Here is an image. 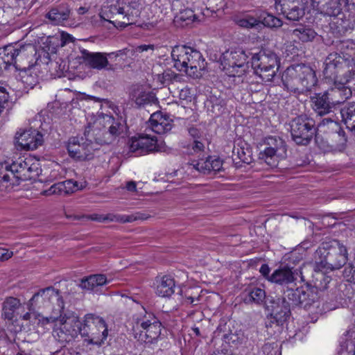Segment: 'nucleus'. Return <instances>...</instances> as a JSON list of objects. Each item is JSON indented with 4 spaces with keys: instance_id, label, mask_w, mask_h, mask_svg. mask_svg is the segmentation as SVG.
I'll return each mask as SVG.
<instances>
[{
    "instance_id": "24",
    "label": "nucleus",
    "mask_w": 355,
    "mask_h": 355,
    "mask_svg": "<svg viewBox=\"0 0 355 355\" xmlns=\"http://www.w3.org/2000/svg\"><path fill=\"white\" fill-rule=\"evenodd\" d=\"M306 3L275 2L277 12L282 14L287 19L299 21L305 14L304 5Z\"/></svg>"
},
{
    "instance_id": "15",
    "label": "nucleus",
    "mask_w": 355,
    "mask_h": 355,
    "mask_svg": "<svg viewBox=\"0 0 355 355\" xmlns=\"http://www.w3.org/2000/svg\"><path fill=\"white\" fill-rule=\"evenodd\" d=\"M59 322L61 327L57 334L60 341L69 342L79 334L82 336L83 324L73 312L64 311Z\"/></svg>"
},
{
    "instance_id": "60",
    "label": "nucleus",
    "mask_w": 355,
    "mask_h": 355,
    "mask_svg": "<svg viewBox=\"0 0 355 355\" xmlns=\"http://www.w3.org/2000/svg\"><path fill=\"white\" fill-rule=\"evenodd\" d=\"M58 195L67 196V189L64 181L56 183Z\"/></svg>"
},
{
    "instance_id": "8",
    "label": "nucleus",
    "mask_w": 355,
    "mask_h": 355,
    "mask_svg": "<svg viewBox=\"0 0 355 355\" xmlns=\"http://www.w3.org/2000/svg\"><path fill=\"white\" fill-rule=\"evenodd\" d=\"M252 53L242 48L230 49L223 53L221 64L230 76L241 77L248 68V59Z\"/></svg>"
},
{
    "instance_id": "13",
    "label": "nucleus",
    "mask_w": 355,
    "mask_h": 355,
    "mask_svg": "<svg viewBox=\"0 0 355 355\" xmlns=\"http://www.w3.org/2000/svg\"><path fill=\"white\" fill-rule=\"evenodd\" d=\"M136 326L141 329L135 334V338L141 343H155L161 334L162 324L153 314L148 313L137 319Z\"/></svg>"
},
{
    "instance_id": "38",
    "label": "nucleus",
    "mask_w": 355,
    "mask_h": 355,
    "mask_svg": "<svg viewBox=\"0 0 355 355\" xmlns=\"http://www.w3.org/2000/svg\"><path fill=\"white\" fill-rule=\"evenodd\" d=\"M266 298V292L264 290L254 287L251 288L243 297V302L245 304L255 303L257 304H262Z\"/></svg>"
},
{
    "instance_id": "18",
    "label": "nucleus",
    "mask_w": 355,
    "mask_h": 355,
    "mask_svg": "<svg viewBox=\"0 0 355 355\" xmlns=\"http://www.w3.org/2000/svg\"><path fill=\"white\" fill-rule=\"evenodd\" d=\"M290 317V312L288 306L283 310L280 306L274 304L272 309V313L267 316L265 322V326L269 334H275L281 333L283 325Z\"/></svg>"
},
{
    "instance_id": "53",
    "label": "nucleus",
    "mask_w": 355,
    "mask_h": 355,
    "mask_svg": "<svg viewBox=\"0 0 355 355\" xmlns=\"http://www.w3.org/2000/svg\"><path fill=\"white\" fill-rule=\"evenodd\" d=\"M192 149L195 153H202L205 150V145L200 140H194L192 145Z\"/></svg>"
},
{
    "instance_id": "42",
    "label": "nucleus",
    "mask_w": 355,
    "mask_h": 355,
    "mask_svg": "<svg viewBox=\"0 0 355 355\" xmlns=\"http://www.w3.org/2000/svg\"><path fill=\"white\" fill-rule=\"evenodd\" d=\"M181 76L174 71L167 69L158 76V80L163 85H169L174 82L180 81Z\"/></svg>"
},
{
    "instance_id": "3",
    "label": "nucleus",
    "mask_w": 355,
    "mask_h": 355,
    "mask_svg": "<svg viewBox=\"0 0 355 355\" xmlns=\"http://www.w3.org/2000/svg\"><path fill=\"white\" fill-rule=\"evenodd\" d=\"M123 128L121 119L105 114L92 125L89 123L85 128L84 136L86 141L91 144H109L123 132Z\"/></svg>"
},
{
    "instance_id": "6",
    "label": "nucleus",
    "mask_w": 355,
    "mask_h": 355,
    "mask_svg": "<svg viewBox=\"0 0 355 355\" xmlns=\"http://www.w3.org/2000/svg\"><path fill=\"white\" fill-rule=\"evenodd\" d=\"M318 295L313 292L312 288L306 287H299L295 289L287 288L284 292L282 298H278L274 304H277L284 310L288 306L291 313V308L299 306L306 310H309L311 306L318 308L320 302L318 301Z\"/></svg>"
},
{
    "instance_id": "7",
    "label": "nucleus",
    "mask_w": 355,
    "mask_h": 355,
    "mask_svg": "<svg viewBox=\"0 0 355 355\" xmlns=\"http://www.w3.org/2000/svg\"><path fill=\"white\" fill-rule=\"evenodd\" d=\"M280 65V59L270 49H262L258 53H252L251 66L254 73L263 82H270L277 74Z\"/></svg>"
},
{
    "instance_id": "58",
    "label": "nucleus",
    "mask_w": 355,
    "mask_h": 355,
    "mask_svg": "<svg viewBox=\"0 0 355 355\" xmlns=\"http://www.w3.org/2000/svg\"><path fill=\"white\" fill-rule=\"evenodd\" d=\"M343 1L347 11L352 12L355 15V0H343Z\"/></svg>"
},
{
    "instance_id": "5",
    "label": "nucleus",
    "mask_w": 355,
    "mask_h": 355,
    "mask_svg": "<svg viewBox=\"0 0 355 355\" xmlns=\"http://www.w3.org/2000/svg\"><path fill=\"white\" fill-rule=\"evenodd\" d=\"M315 254L318 256L315 262V268L326 272L340 269L348 260L347 248L339 241H334L331 245L322 243Z\"/></svg>"
},
{
    "instance_id": "17",
    "label": "nucleus",
    "mask_w": 355,
    "mask_h": 355,
    "mask_svg": "<svg viewBox=\"0 0 355 355\" xmlns=\"http://www.w3.org/2000/svg\"><path fill=\"white\" fill-rule=\"evenodd\" d=\"M72 15V10L67 3L62 2L51 6L45 13L44 19L47 24L64 26Z\"/></svg>"
},
{
    "instance_id": "57",
    "label": "nucleus",
    "mask_w": 355,
    "mask_h": 355,
    "mask_svg": "<svg viewBox=\"0 0 355 355\" xmlns=\"http://www.w3.org/2000/svg\"><path fill=\"white\" fill-rule=\"evenodd\" d=\"M189 135L194 139V140H199L201 139L202 135L200 133V130H198L196 127H191L188 130Z\"/></svg>"
},
{
    "instance_id": "20",
    "label": "nucleus",
    "mask_w": 355,
    "mask_h": 355,
    "mask_svg": "<svg viewBox=\"0 0 355 355\" xmlns=\"http://www.w3.org/2000/svg\"><path fill=\"white\" fill-rule=\"evenodd\" d=\"M107 53H92L86 49L80 50L79 59L82 63L90 68L97 70L106 69L107 70L114 71L112 64H110L107 60Z\"/></svg>"
},
{
    "instance_id": "30",
    "label": "nucleus",
    "mask_w": 355,
    "mask_h": 355,
    "mask_svg": "<svg viewBox=\"0 0 355 355\" xmlns=\"http://www.w3.org/2000/svg\"><path fill=\"white\" fill-rule=\"evenodd\" d=\"M191 47L187 46H175L171 51V57L174 67L180 71H187V60Z\"/></svg>"
},
{
    "instance_id": "12",
    "label": "nucleus",
    "mask_w": 355,
    "mask_h": 355,
    "mask_svg": "<svg viewBox=\"0 0 355 355\" xmlns=\"http://www.w3.org/2000/svg\"><path fill=\"white\" fill-rule=\"evenodd\" d=\"M127 144L130 153L137 151L146 153H171V149L164 141L159 142L155 136H150L147 134H138L130 138Z\"/></svg>"
},
{
    "instance_id": "32",
    "label": "nucleus",
    "mask_w": 355,
    "mask_h": 355,
    "mask_svg": "<svg viewBox=\"0 0 355 355\" xmlns=\"http://www.w3.org/2000/svg\"><path fill=\"white\" fill-rule=\"evenodd\" d=\"M156 294L162 297H168L174 293L175 280L170 275H164L156 279Z\"/></svg>"
},
{
    "instance_id": "11",
    "label": "nucleus",
    "mask_w": 355,
    "mask_h": 355,
    "mask_svg": "<svg viewBox=\"0 0 355 355\" xmlns=\"http://www.w3.org/2000/svg\"><path fill=\"white\" fill-rule=\"evenodd\" d=\"M56 303V310L64 311V303L59 290L49 286L39 290L29 300L27 306L29 311L35 309H48L51 304Z\"/></svg>"
},
{
    "instance_id": "61",
    "label": "nucleus",
    "mask_w": 355,
    "mask_h": 355,
    "mask_svg": "<svg viewBox=\"0 0 355 355\" xmlns=\"http://www.w3.org/2000/svg\"><path fill=\"white\" fill-rule=\"evenodd\" d=\"M232 158L233 164H234L236 168H242L244 166L243 162L242 157H231Z\"/></svg>"
},
{
    "instance_id": "54",
    "label": "nucleus",
    "mask_w": 355,
    "mask_h": 355,
    "mask_svg": "<svg viewBox=\"0 0 355 355\" xmlns=\"http://www.w3.org/2000/svg\"><path fill=\"white\" fill-rule=\"evenodd\" d=\"M13 255V252L7 249L0 248V261L8 260Z\"/></svg>"
},
{
    "instance_id": "59",
    "label": "nucleus",
    "mask_w": 355,
    "mask_h": 355,
    "mask_svg": "<svg viewBox=\"0 0 355 355\" xmlns=\"http://www.w3.org/2000/svg\"><path fill=\"white\" fill-rule=\"evenodd\" d=\"M41 193L43 196H51V195H53V194H58L56 183L53 184L49 189L43 191Z\"/></svg>"
},
{
    "instance_id": "47",
    "label": "nucleus",
    "mask_w": 355,
    "mask_h": 355,
    "mask_svg": "<svg viewBox=\"0 0 355 355\" xmlns=\"http://www.w3.org/2000/svg\"><path fill=\"white\" fill-rule=\"evenodd\" d=\"M325 125L329 126L331 129H335L336 131L338 130V133L340 136L345 135L344 130L340 128L338 123L332 119L331 117L323 119L318 125V126L320 128Z\"/></svg>"
},
{
    "instance_id": "23",
    "label": "nucleus",
    "mask_w": 355,
    "mask_h": 355,
    "mask_svg": "<svg viewBox=\"0 0 355 355\" xmlns=\"http://www.w3.org/2000/svg\"><path fill=\"white\" fill-rule=\"evenodd\" d=\"M330 92H331V89L315 93L311 96V107L318 115L324 116L332 112L334 103L329 97Z\"/></svg>"
},
{
    "instance_id": "21",
    "label": "nucleus",
    "mask_w": 355,
    "mask_h": 355,
    "mask_svg": "<svg viewBox=\"0 0 355 355\" xmlns=\"http://www.w3.org/2000/svg\"><path fill=\"white\" fill-rule=\"evenodd\" d=\"M260 155H283L286 153L285 141L278 136H268L258 144Z\"/></svg>"
},
{
    "instance_id": "16",
    "label": "nucleus",
    "mask_w": 355,
    "mask_h": 355,
    "mask_svg": "<svg viewBox=\"0 0 355 355\" xmlns=\"http://www.w3.org/2000/svg\"><path fill=\"white\" fill-rule=\"evenodd\" d=\"M15 148L18 150H34L44 143L43 135L35 129H20L15 134Z\"/></svg>"
},
{
    "instance_id": "28",
    "label": "nucleus",
    "mask_w": 355,
    "mask_h": 355,
    "mask_svg": "<svg viewBox=\"0 0 355 355\" xmlns=\"http://www.w3.org/2000/svg\"><path fill=\"white\" fill-rule=\"evenodd\" d=\"M149 126L153 132L161 135L169 132L173 126V123L168 116L166 114L164 115L162 112H159L151 114L149 119Z\"/></svg>"
},
{
    "instance_id": "43",
    "label": "nucleus",
    "mask_w": 355,
    "mask_h": 355,
    "mask_svg": "<svg viewBox=\"0 0 355 355\" xmlns=\"http://www.w3.org/2000/svg\"><path fill=\"white\" fill-rule=\"evenodd\" d=\"M261 22L265 26L277 28L282 25V20L271 14L266 13L261 15Z\"/></svg>"
},
{
    "instance_id": "19",
    "label": "nucleus",
    "mask_w": 355,
    "mask_h": 355,
    "mask_svg": "<svg viewBox=\"0 0 355 355\" xmlns=\"http://www.w3.org/2000/svg\"><path fill=\"white\" fill-rule=\"evenodd\" d=\"M214 338H220L233 347H238L245 340L244 333L241 330H235L233 332L230 325L224 321L220 322L214 332Z\"/></svg>"
},
{
    "instance_id": "4",
    "label": "nucleus",
    "mask_w": 355,
    "mask_h": 355,
    "mask_svg": "<svg viewBox=\"0 0 355 355\" xmlns=\"http://www.w3.org/2000/svg\"><path fill=\"white\" fill-rule=\"evenodd\" d=\"M284 88L295 93L309 91L317 83L314 70L305 64H297L288 67L282 76Z\"/></svg>"
},
{
    "instance_id": "10",
    "label": "nucleus",
    "mask_w": 355,
    "mask_h": 355,
    "mask_svg": "<svg viewBox=\"0 0 355 355\" xmlns=\"http://www.w3.org/2000/svg\"><path fill=\"white\" fill-rule=\"evenodd\" d=\"M108 330L105 321L98 315L88 313L85 315L82 337L92 345L101 346L107 338Z\"/></svg>"
},
{
    "instance_id": "2",
    "label": "nucleus",
    "mask_w": 355,
    "mask_h": 355,
    "mask_svg": "<svg viewBox=\"0 0 355 355\" xmlns=\"http://www.w3.org/2000/svg\"><path fill=\"white\" fill-rule=\"evenodd\" d=\"M19 157L17 160L0 162V191H10L21 181L31 180L37 176L40 172L37 157Z\"/></svg>"
},
{
    "instance_id": "52",
    "label": "nucleus",
    "mask_w": 355,
    "mask_h": 355,
    "mask_svg": "<svg viewBox=\"0 0 355 355\" xmlns=\"http://www.w3.org/2000/svg\"><path fill=\"white\" fill-rule=\"evenodd\" d=\"M210 169L211 171H219L222 168V161L220 159V157H217V158L212 159H211V164Z\"/></svg>"
},
{
    "instance_id": "62",
    "label": "nucleus",
    "mask_w": 355,
    "mask_h": 355,
    "mask_svg": "<svg viewBox=\"0 0 355 355\" xmlns=\"http://www.w3.org/2000/svg\"><path fill=\"white\" fill-rule=\"evenodd\" d=\"M274 157H259L261 161H264L269 166H276L275 160L273 159Z\"/></svg>"
},
{
    "instance_id": "29",
    "label": "nucleus",
    "mask_w": 355,
    "mask_h": 355,
    "mask_svg": "<svg viewBox=\"0 0 355 355\" xmlns=\"http://www.w3.org/2000/svg\"><path fill=\"white\" fill-rule=\"evenodd\" d=\"M315 272L313 275L312 283H307L306 286L308 288H312L313 292L318 295V291H324L331 286H336V283L333 282L332 278L330 276L327 275L322 270H319L314 266Z\"/></svg>"
},
{
    "instance_id": "37",
    "label": "nucleus",
    "mask_w": 355,
    "mask_h": 355,
    "mask_svg": "<svg viewBox=\"0 0 355 355\" xmlns=\"http://www.w3.org/2000/svg\"><path fill=\"white\" fill-rule=\"evenodd\" d=\"M20 304L19 299L13 297H7L3 303L2 317L5 320L12 321L15 317V312Z\"/></svg>"
},
{
    "instance_id": "25",
    "label": "nucleus",
    "mask_w": 355,
    "mask_h": 355,
    "mask_svg": "<svg viewBox=\"0 0 355 355\" xmlns=\"http://www.w3.org/2000/svg\"><path fill=\"white\" fill-rule=\"evenodd\" d=\"M187 74L193 78L201 77L206 69L207 62L199 51L191 48L189 50Z\"/></svg>"
},
{
    "instance_id": "26",
    "label": "nucleus",
    "mask_w": 355,
    "mask_h": 355,
    "mask_svg": "<svg viewBox=\"0 0 355 355\" xmlns=\"http://www.w3.org/2000/svg\"><path fill=\"white\" fill-rule=\"evenodd\" d=\"M21 60L15 65L17 71H19V76L21 81L27 87L33 88L38 83L39 76L37 72L39 71L37 65L33 62H29L27 65L21 63Z\"/></svg>"
},
{
    "instance_id": "55",
    "label": "nucleus",
    "mask_w": 355,
    "mask_h": 355,
    "mask_svg": "<svg viewBox=\"0 0 355 355\" xmlns=\"http://www.w3.org/2000/svg\"><path fill=\"white\" fill-rule=\"evenodd\" d=\"M36 317H37V313H36L35 311H31L23 315L22 319L24 320H29L33 323L35 324L37 321Z\"/></svg>"
},
{
    "instance_id": "44",
    "label": "nucleus",
    "mask_w": 355,
    "mask_h": 355,
    "mask_svg": "<svg viewBox=\"0 0 355 355\" xmlns=\"http://www.w3.org/2000/svg\"><path fill=\"white\" fill-rule=\"evenodd\" d=\"M67 150L69 155H76L81 153V150L84 149L83 145L79 142L78 137H71L69 139L67 144Z\"/></svg>"
},
{
    "instance_id": "14",
    "label": "nucleus",
    "mask_w": 355,
    "mask_h": 355,
    "mask_svg": "<svg viewBox=\"0 0 355 355\" xmlns=\"http://www.w3.org/2000/svg\"><path fill=\"white\" fill-rule=\"evenodd\" d=\"M35 51L31 45L8 44L0 48V75L11 66L15 68L17 62L23 60L28 53Z\"/></svg>"
},
{
    "instance_id": "64",
    "label": "nucleus",
    "mask_w": 355,
    "mask_h": 355,
    "mask_svg": "<svg viewBox=\"0 0 355 355\" xmlns=\"http://www.w3.org/2000/svg\"><path fill=\"white\" fill-rule=\"evenodd\" d=\"M126 189L129 191H136L137 190V184L134 181L128 182L126 184Z\"/></svg>"
},
{
    "instance_id": "22",
    "label": "nucleus",
    "mask_w": 355,
    "mask_h": 355,
    "mask_svg": "<svg viewBox=\"0 0 355 355\" xmlns=\"http://www.w3.org/2000/svg\"><path fill=\"white\" fill-rule=\"evenodd\" d=\"M129 98L137 108L152 105L157 101L155 94L143 85H133L130 88Z\"/></svg>"
},
{
    "instance_id": "46",
    "label": "nucleus",
    "mask_w": 355,
    "mask_h": 355,
    "mask_svg": "<svg viewBox=\"0 0 355 355\" xmlns=\"http://www.w3.org/2000/svg\"><path fill=\"white\" fill-rule=\"evenodd\" d=\"M234 21L238 26L246 28H252L256 27L260 24V21L257 20L253 17H248L246 18H236Z\"/></svg>"
},
{
    "instance_id": "31",
    "label": "nucleus",
    "mask_w": 355,
    "mask_h": 355,
    "mask_svg": "<svg viewBox=\"0 0 355 355\" xmlns=\"http://www.w3.org/2000/svg\"><path fill=\"white\" fill-rule=\"evenodd\" d=\"M295 274L288 266L280 267L275 270L270 277V282L276 284L286 286L296 280Z\"/></svg>"
},
{
    "instance_id": "63",
    "label": "nucleus",
    "mask_w": 355,
    "mask_h": 355,
    "mask_svg": "<svg viewBox=\"0 0 355 355\" xmlns=\"http://www.w3.org/2000/svg\"><path fill=\"white\" fill-rule=\"evenodd\" d=\"M148 49L153 50L154 49V45L152 44H143L137 46V51L138 52H144L146 51H148Z\"/></svg>"
},
{
    "instance_id": "34",
    "label": "nucleus",
    "mask_w": 355,
    "mask_h": 355,
    "mask_svg": "<svg viewBox=\"0 0 355 355\" xmlns=\"http://www.w3.org/2000/svg\"><path fill=\"white\" fill-rule=\"evenodd\" d=\"M150 217L149 215L141 213L136 212L130 215H121V214H107L103 218H92L94 220H98L99 221L110 220L115 221L121 223H132L136 220H146Z\"/></svg>"
},
{
    "instance_id": "49",
    "label": "nucleus",
    "mask_w": 355,
    "mask_h": 355,
    "mask_svg": "<svg viewBox=\"0 0 355 355\" xmlns=\"http://www.w3.org/2000/svg\"><path fill=\"white\" fill-rule=\"evenodd\" d=\"M262 351L266 355H272V352L275 355L279 351L278 345L277 343H266L262 347Z\"/></svg>"
},
{
    "instance_id": "56",
    "label": "nucleus",
    "mask_w": 355,
    "mask_h": 355,
    "mask_svg": "<svg viewBox=\"0 0 355 355\" xmlns=\"http://www.w3.org/2000/svg\"><path fill=\"white\" fill-rule=\"evenodd\" d=\"M259 272L265 279H266L267 280H268L270 282V277L271 275H270V268L268 264H266V263L262 264L259 269Z\"/></svg>"
},
{
    "instance_id": "51",
    "label": "nucleus",
    "mask_w": 355,
    "mask_h": 355,
    "mask_svg": "<svg viewBox=\"0 0 355 355\" xmlns=\"http://www.w3.org/2000/svg\"><path fill=\"white\" fill-rule=\"evenodd\" d=\"M74 40L75 39L71 35L64 31L60 33V46L62 47L70 42H73Z\"/></svg>"
},
{
    "instance_id": "39",
    "label": "nucleus",
    "mask_w": 355,
    "mask_h": 355,
    "mask_svg": "<svg viewBox=\"0 0 355 355\" xmlns=\"http://www.w3.org/2000/svg\"><path fill=\"white\" fill-rule=\"evenodd\" d=\"M63 311H58L56 310V308L53 306L52 309L51 314L49 317H44L40 314L37 313V321L36 323L38 325H40L42 327H45L47 324L50 323H53L56 321H59L60 318L61 313Z\"/></svg>"
},
{
    "instance_id": "50",
    "label": "nucleus",
    "mask_w": 355,
    "mask_h": 355,
    "mask_svg": "<svg viewBox=\"0 0 355 355\" xmlns=\"http://www.w3.org/2000/svg\"><path fill=\"white\" fill-rule=\"evenodd\" d=\"M64 182L67 189V194L68 195L79 189L78 182L76 181H73L72 180H65Z\"/></svg>"
},
{
    "instance_id": "48",
    "label": "nucleus",
    "mask_w": 355,
    "mask_h": 355,
    "mask_svg": "<svg viewBox=\"0 0 355 355\" xmlns=\"http://www.w3.org/2000/svg\"><path fill=\"white\" fill-rule=\"evenodd\" d=\"M343 275L347 282L355 284V262L350 263L345 266Z\"/></svg>"
},
{
    "instance_id": "9",
    "label": "nucleus",
    "mask_w": 355,
    "mask_h": 355,
    "mask_svg": "<svg viewBox=\"0 0 355 355\" xmlns=\"http://www.w3.org/2000/svg\"><path fill=\"white\" fill-rule=\"evenodd\" d=\"M292 139L297 145H308L316 133L315 120L306 114H300L289 123Z\"/></svg>"
},
{
    "instance_id": "27",
    "label": "nucleus",
    "mask_w": 355,
    "mask_h": 355,
    "mask_svg": "<svg viewBox=\"0 0 355 355\" xmlns=\"http://www.w3.org/2000/svg\"><path fill=\"white\" fill-rule=\"evenodd\" d=\"M313 8L320 13L330 17L338 16L342 10L340 0H310Z\"/></svg>"
},
{
    "instance_id": "33",
    "label": "nucleus",
    "mask_w": 355,
    "mask_h": 355,
    "mask_svg": "<svg viewBox=\"0 0 355 355\" xmlns=\"http://www.w3.org/2000/svg\"><path fill=\"white\" fill-rule=\"evenodd\" d=\"M110 282L104 274H94L83 278L80 280L79 286L83 289L89 291H95L98 286H102Z\"/></svg>"
},
{
    "instance_id": "45",
    "label": "nucleus",
    "mask_w": 355,
    "mask_h": 355,
    "mask_svg": "<svg viewBox=\"0 0 355 355\" xmlns=\"http://www.w3.org/2000/svg\"><path fill=\"white\" fill-rule=\"evenodd\" d=\"M355 338V330L349 329L347 330L342 338L343 340L340 341V346L343 350H348L349 345L351 344L354 346L355 341L353 340Z\"/></svg>"
},
{
    "instance_id": "1",
    "label": "nucleus",
    "mask_w": 355,
    "mask_h": 355,
    "mask_svg": "<svg viewBox=\"0 0 355 355\" xmlns=\"http://www.w3.org/2000/svg\"><path fill=\"white\" fill-rule=\"evenodd\" d=\"M322 73L326 82L336 87V89H331V92L340 93L343 101L352 96V89L346 85L355 77L353 59L345 58L336 52L331 53L325 59Z\"/></svg>"
},
{
    "instance_id": "41",
    "label": "nucleus",
    "mask_w": 355,
    "mask_h": 355,
    "mask_svg": "<svg viewBox=\"0 0 355 355\" xmlns=\"http://www.w3.org/2000/svg\"><path fill=\"white\" fill-rule=\"evenodd\" d=\"M209 103L211 104V112L216 116L222 114L226 107V102L224 98L220 96H210Z\"/></svg>"
},
{
    "instance_id": "36",
    "label": "nucleus",
    "mask_w": 355,
    "mask_h": 355,
    "mask_svg": "<svg viewBox=\"0 0 355 355\" xmlns=\"http://www.w3.org/2000/svg\"><path fill=\"white\" fill-rule=\"evenodd\" d=\"M291 34L302 42H312L317 36V33L309 26L300 25L291 31Z\"/></svg>"
},
{
    "instance_id": "35",
    "label": "nucleus",
    "mask_w": 355,
    "mask_h": 355,
    "mask_svg": "<svg viewBox=\"0 0 355 355\" xmlns=\"http://www.w3.org/2000/svg\"><path fill=\"white\" fill-rule=\"evenodd\" d=\"M342 121L347 128L355 131V102L346 103L340 110Z\"/></svg>"
},
{
    "instance_id": "40",
    "label": "nucleus",
    "mask_w": 355,
    "mask_h": 355,
    "mask_svg": "<svg viewBox=\"0 0 355 355\" xmlns=\"http://www.w3.org/2000/svg\"><path fill=\"white\" fill-rule=\"evenodd\" d=\"M214 157H202L197 161H193L191 165L198 171L204 174H209L211 173V159Z\"/></svg>"
}]
</instances>
